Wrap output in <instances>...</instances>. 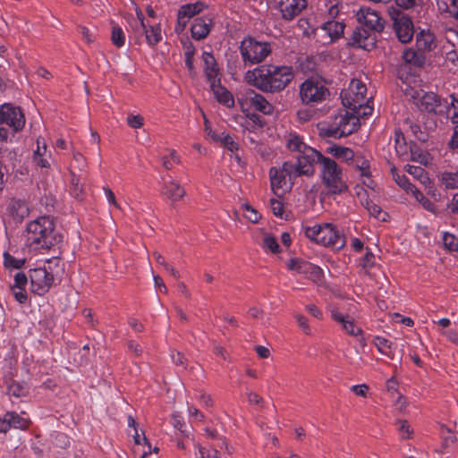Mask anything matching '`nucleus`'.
<instances>
[{
    "instance_id": "obj_6",
    "label": "nucleus",
    "mask_w": 458,
    "mask_h": 458,
    "mask_svg": "<svg viewBox=\"0 0 458 458\" xmlns=\"http://www.w3.org/2000/svg\"><path fill=\"white\" fill-rule=\"evenodd\" d=\"M239 52L245 66L255 65L261 64L271 55L272 46L269 42L246 37L240 43Z\"/></svg>"
},
{
    "instance_id": "obj_35",
    "label": "nucleus",
    "mask_w": 458,
    "mask_h": 458,
    "mask_svg": "<svg viewBox=\"0 0 458 458\" xmlns=\"http://www.w3.org/2000/svg\"><path fill=\"white\" fill-rule=\"evenodd\" d=\"M143 33L145 34L147 43L150 47L157 45L163 38L159 24L149 26L146 24Z\"/></svg>"
},
{
    "instance_id": "obj_55",
    "label": "nucleus",
    "mask_w": 458,
    "mask_h": 458,
    "mask_svg": "<svg viewBox=\"0 0 458 458\" xmlns=\"http://www.w3.org/2000/svg\"><path fill=\"white\" fill-rule=\"evenodd\" d=\"M416 201L419 202L424 209L427 211L434 213L436 211V206L435 204L427 197L424 196V194L421 192L420 194L417 193Z\"/></svg>"
},
{
    "instance_id": "obj_42",
    "label": "nucleus",
    "mask_w": 458,
    "mask_h": 458,
    "mask_svg": "<svg viewBox=\"0 0 458 458\" xmlns=\"http://www.w3.org/2000/svg\"><path fill=\"white\" fill-rule=\"evenodd\" d=\"M441 182L446 189H458V171L442 173Z\"/></svg>"
},
{
    "instance_id": "obj_56",
    "label": "nucleus",
    "mask_w": 458,
    "mask_h": 458,
    "mask_svg": "<svg viewBox=\"0 0 458 458\" xmlns=\"http://www.w3.org/2000/svg\"><path fill=\"white\" fill-rule=\"evenodd\" d=\"M369 100L363 101L361 106H359L356 110H352L353 112L352 114H354V115H356L358 118L360 116L370 115L372 114L373 107L371 106H369Z\"/></svg>"
},
{
    "instance_id": "obj_14",
    "label": "nucleus",
    "mask_w": 458,
    "mask_h": 458,
    "mask_svg": "<svg viewBox=\"0 0 458 458\" xmlns=\"http://www.w3.org/2000/svg\"><path fill=\"white\" fill-rule=\"evenodd\" d=\"M0 125H6L13 131H19L25 125L24 114L19 107L4 104L0 107Z\"/></svg>"
},
{
    "instance_id": "obj_20",
    "label": "nucleus",
    "mask_w": 458,
    "mask_h": 458,
    "mask_svg": "<svg viewBox=\"0 0 458 458\" xmlns=\"http://www.w3.org/2000/svg\"><path fill=\"white\" fill-rule=\"evenodd\" d=\"M203 7L204 4L200 2L182 5L177 13V24L175 26V31L177 33L182 32L190 20L196 14L199 13Z\"/></svg>"
},
{
    "instance_id": "obj_45",
    "label": "nucleus",
    "mask_w": 458,
    "mask_h": 458,
    "mask_svg": "<svg viewBox=\"0 0 458 458\" xmlns=\"http://www.w3.org/2000/svg\"><path fill=\"white\" fill-rule=\"evenodd\" d=\"M261 247L266 252L270 251L274 254H276L281 251L276 239L271 235H266L264 237Z\"/></svg>"
},
{
    "instance_id": "obj_40",
    "label": "nucleus",
    "mask_w": 458,
    "mask_h": 458,
    "mask_svg": "<svg viewBox=\"0 0 458 458\" xmlns=\"http://www.w3.org/2000/svg\"><path fill=\"white\" fill-rule=\"evenodd\" d=\"M130 29L134 33H143V30L145 29L146 23L144 21V15L142 12L137 8L136 9V17H131L128 21Z\"/></svg>"
},
{
    "instance_id": "obj_47",
    "label": "nucleus",
    "mask_w": 458,
    "mask_h": 458,
    "mask_svg": "<svg viewBox=\"0 0 458 458\" xmlns=\"http://www.w3.org/2000/svg\"><path fill=\"white\" fill-rule=\"evenodd\" d=\"M8 394L14 397L25 396L28 394V387L25 384L13 382L8 386Z\"/></svg>"
},
{
    "instance_id": "obj_51",
    "label": "nucleus",
    "mask_w": 458,
    "mask_h": 458,
    "mask_svg": "<svg viewBox=\"0 0 458 458\" xmlns=\"http://www.w3.org/2000/svg\"><path fill=\"white\" fill-rule=\"evenodd\" d=\"M442 239L446 249L451 251L458 250V238L455 235L449 233H444Z\"/></svg>"
},
{
    "instance_id": "obj_54",
    "label": "nucleus",
    "mask_w": 458,
    "mask_h": 458,
    "mask_svg": "<svg viewBox=\"0 0 458 458\" xmlns=\"http://www.w3.org/2000/svg\"><path fill=\"white\" fill-rule=\"evenodd\" d=\"M242 208L244 210V216L250 221L251 223H258L260 215L258 213L256 209H254L252 207H250L248 204H245L242 206Z\"/></svg>"
},
{
    "instance_id": "obj_15",
    "label": "nucleus",
    "mask_w": 458,
    "mask_h": 458,
    "mask_svg": "<svg viewBox=\"0 0 458 458\" xmlns=\"http://www.w3.org/2000/svg\"><path fill=\"white\" fill-rule=\"evenodd\" d=\"M31 291L38 295H44L54 284V276L46 267H37L30 271Z\"/></svg>"
},
{
    "instance_id": "obj_19",
    "label": "nucleus",
    "mask_w": 458,
    "mask_h": 458,
    "mask_svg": "<svg viewBox=\"0 0 458 458\" xmlns=\"http://www.w3.org/2000/svg\"><path fill=\"white\" fill-rule=\"evenodd\" d=\"M269 177L271 189L275 193L278 190L284 189L288 184H292V181L297 178L296 175L286 171L285 162H284L282 167H271Z\"/></svg>"
},
{
    "instance_id": "obj_10",
    "label": "nucleus",
    "mask_w": 458,
    "mask_h": 458,
    "mask_svg": "<svg viewBox=\"0 0 458 458\" xmlns=\"http://www.w3.org/2000/svg\"><path fill=\"white\" fill-rule=\"evenodd\" d=\"M366 92V85L360 80L353 79L348 88L341 92L342 103L350 110H356L365 101Z\"/></svg>"
},
{
    "instance_id": "obj_11",
    "label": "nucleus",
    "mask_w": 458,
    "mask_h": 458,
    "mask_svg": "<svg viewBox=\"0 0 458 458\" xmlns=\"http://www.w3.org/2000/svg\"><path fill=\"white\" fill-rule=\"evenodd\" d=\"M30 215V208L25 199H10L3 211V218L5 223L21 224Z\"/></svg>"
},
{
    "instance_id": "obj_44",
    "label": "nucleus",
    "mask_w": 458,
    "mask_h": 458,
    "mask_svg": "<svg viewBox=\"0 0 458 458\" xmlns=\"http://www.w3.org/2000/svg\"><path fill=\"white\" fill-rule=\"evenodd\" d=\"M111 40L113 45L116 47H122L124 46L125 34L120 26L114 25L112 27Z\"/></svg>"
},
{
    "instance_id": "obj_60",
    "label": "nucleus",
    "mask_w": 458,
    "mask_h": 458,
    "mask_svg": "<svg viewBox=\"0 0 458 458\" xmlns=\"http://www.w3.org/2000/svg\"><path fill=\"white\" fill-rule=\"evenodd\" d=\"M28 283L27 276L22 272H18L14 276V284L12 287L24 288Z\"/></svg>"
},
{
    "instance_id": "obj_33",
    "label": "nucleus",
    "mask_w": 458,
    "mask_h": 458,
    "mask_svg": "<svg viewBox=\"0 0 458 458\" xmlns=\"http://www.w3.org/2000/svg\"><path fill=\"white\" fill-rule=\"evenodd\" d=\"M344 28L345 24L343 21H326L324 22L323 31L327 34L330 42H333L343 37Z\"/></svg>"
},
{
    "instance_id": "obj_53",
    "label": "nucleus",
    "mask_w": 458,
    "mask_h": 458,
    "mask_svg": "<svg viewBox=\"0 0 458 458\" xmlns=\"http://www.w3.org/2000/svg\"><path fill=\"white\" fill-rule=\"evenodd\" d=\"M270 209L272 213L279 217V218H286L287 216H284V210L283 203L276 199H270L269 200Z\"/></svg>"
},
{
    "instance_id": "obj_31",
    "label": "nucleus",
    "mask_w": 458,
    "mask_h": 458,
    "mask_svg": "<svg viewBox=\"0 0 458 458\" xmlns=\"http://www.w3.org/2000/svg\"><path fill=\"white\" fill-rule=\"evenodd\" d=\"M350 164H353L356 169L359 171L360 176L363 179V184L372 189L374 182L370 177L369 160L363 159L361 157L355 155L354 160L352 162H350Z\"/></svg>"
},
{
    "instance_id": "obj_64",
    "label": "nucleus",
    "mask_w": 458,
    "mask_h": 458,
    "mask_svg": "<svg viewBox=\"0 0 458 458\" xmlns=\"http://www.w3.org/2000/svg\"><path fill=\"white\" fill-rule=\"evenodd\" d=\"M447 209L450 213L458 215V192L453 195L452 199L447 204Z\"/></svg>"
},
{
    "instance_id": "obj_16",
    "label": "nucleus",
    "mask_w": 458,
    "mask_h": 458,
    "mask_svg": "<svg viewBox=\"0 0 458 458\" xmlns=\"http://www.w3.org/2000/svg\"><path fill=\"white\" fill-rule=\"evenodd\" d=\"M443 113L454 124V131L447 145L451 149L458 148V99L454 94L450 95V102L445 101Z\"/></svg>"
},
{
    "instance_id": "obj_21",
    "label": "nucleus",
    "mask_w": 458,
    "mask_h": 458,
    "mask_svg": "<svg viewBox=\"0 0 458 458\" xmlns=\"http://www.w3.org/2000/svg\"><path fill=\"white\" fill-rule=\"evenodd\" d=\"M352 44L364 50H371L376 47L377 32L360 27L357 28L352 33Z\"/></svg>"
},
{
    "instance_id": "obj_18",
    "label": "nucleus",
    "mask_w": 458,
    "mask_h": 458,
    "mask_svg": "<svg viewBox=\"0 0 458 458\" xmlns=\"http://www.w3.org/2000/svg\"><path fill=\"white\" fill-rule=\"evenodd\" d=\"M30 420L15 411H7L0 416V433H6L11 428L25 430L29 428Z\"/></svg>"
},
{
    "instance_id": "obj_2",
    "label": "nucleus",
    "mask_w": 458,
    "mask_h": 458,
    "mask_svg": "<svg viewBox=\"0 0 458 458\" xmlns=\"http://www.w3.org/2000/svg\"><path fill=\"white\" fill-rule=\"evenodd\" d=\"M23 237L25 246L34 251L50 250L63 239L55 231L54 219L49 216H41L29 222Z\"/></svg>"
},
{
    "instance_id": "obj_43",
    "label": "nucleus",
    "mask_w": 458,
    "mask_h": 458,
    "mask_svg": "<svg viewBox=\"0 0 458 458\" xmlns=\"http://www.w3.org/2000/svg\"><path fill=\"white\" fill-rule=\"evenodd\" d=\"M25 264L24 259H16L8 252L4 253V266L8 269H20Z\"/></svg>"
},
{
    "instance_id": "obj_36",
    "label": "nucleus",
    "mask_w": 458,
    "mask_h": 458,
    "mask_svg": "<svg viewBox=\"0 0 458 458\" xmlns=\"http://www.w3.org/2000/svg\"><path fill=\"white\" fill-rule=\"evenodd\" d=\"M373 344L380 353L388 358H394L395 348L391 341L383 336H376L373 339Z\"/></svg>"
},
{
    "instance_id": "obj_17",
    "label": "nucleus",
    "mask_w": 458,
    "mask_h": 458,
    "mask_svg": "<svg viewBox=\"0 0 458 458\" xmlns=\"http://www.w3.org/2000/svg\"><path fill=\"white\" fill-rule=\"evenodd\" d=\"M357 21L361 27L377 33L384 30L385 24L379 14L369 7H360L356 13Z\"/></svg>"
},
{
    "instance_id": "obj_57",
    "label": "nucleus",
    "mask_w": 458,
    "mask_h": 458,
    "mask_svg": "<svg viewBox=\"0 0 458 458\" xmlns=\"http://www.w3.org/2000/svg\"><path fill=\"white\" fill-rule=\"evenodd\" d=\"M12 292L19 303H25L27 301L28 294L24 288L12 287Z\"/></svg>"
},
{
    "instance_id": "obj_3",
    "label": "nucleus",
    "mask_w": 458,
    "mask_h": 458,
    "mask_svg": "<svg viewBox=\"0 0 458 458\" xmlns=\"http://www.w3.org/2000/svg\"><path fill=\"white\" fill-rule=\"evenodd\" d=\"M360 125V118L345 109H340L322 123V130L327 136L341 138L354 132Z\"/></svg>"
},
{
    "instance_id": "obj_49",
    "label": "nucleus",
    "mask_w": 458,
    "mask_h": 458,
    "mask_svg": "<svg viewBox=\"0 0 458 458\" xmlns=\"http://www.w3.org/2000/svg\"><path fill=\"white\" fill-rule=\"evenodd\" d=\"M396 429L400 434L402 439H408L411 437L413 430L406 420H397Z\"/></svg>"
},
{
    "instance_id": "obj_1",
    "label": "nucleus",
    "mask_w": 458,
    "mask_h": 458,
    "mask_svg": "<svg viewBox=\"0 0 458 458\" xmlns=\"http://www.w3.org/2000/svg\"><path fill=\"white\" fill-rule=\"evenodd\" d=\"M248 83L267 93L280 92L293 80L291 66L263 64L245 73Z\"/></svg>"
},
{
    "instance_id": "obj_52",
    "label": "nucleus",
    "mask_w": 458,
    "mask_h": 458,
    "mask_svg": "<svg viewBox=\"0 0 458 458\" xmlns=\"http://www.w3.org/2000/svg\"><path fill=\"white\" fill-rule=\"evenodd\" d=\"M50 160H51V154H48L47 157L46 156L40 157V151L34 150L33 161L35 162V164L38 166L42 167V168H49L51 165Z\"/></svg>"
},
{
    "instance_id": "obj_28",
    "label": "nucleus",
    "mask_w": 458,
    "mask_h": 458,
    "mask_svg": "<svg viewBox=\"0 0 458 458\" xmlns=\"http://www.w3.org/2000/svg\"><path fill=\"white\" fill-rule=\"evenodd\" d=\"M209 85L215 98L220 104L229 108L234 106L233 95L225 87L221 86L220 79L217 81L210 82Z\"/></svg>"
},
{
    "instance_id": "obj_59",
    "label": "nucleus",
    "mask_w": 458,
    "mask_h": 458,
    "mask_svg": "<svg viewBox=\"0 0 458 458\" xmlns=\"http://www.w3.org/2000/svg\"><path fill=\"white\" fill-rule=\"evenodd\" d=\"M188 412L190 420L196 421H203L205 419L204 414L194 406H188Z\"/></svg>"
},
{
    "instance_id": "obj_46",
    "label": "nucleus",
    "mask_w": 458,
    "mask_h": 458,
    "mask_svg": "<svg viewBox=\"0 0 458 458\" xmlns=\"http://www.w3.org/2000/svg\"><path fill=\"white\" fill-rule=\"evenodd\" d=\"M365 208L371 216L377 218V220H386V213H385L378 205L373 203L372 201L367 200Z\"/></svg>"
},
{
    "instance_id": "obj_22",
    "label": "nucleus",
    "mask_w": 458,
    "mask_h": 458,
    "mask_svg": "<svg viewBox=\"0 0 458 458\" xmlns=\"http://www.w3.org/2000/svg\"><path fill=\"white\" fill-rule=\"evenodd\" d=\"M339 5L335 3H319L316 13V20L320 23L319 28L323 30L324 22L339 21Z\"/></svg>"
},
{
    "instance_id": "obj_24",
    "label": "nucleus",
    "mask_w": 458,
    "mask_h": 458,
    "mask_svg": "<svg viewBox=\"0 0 458 458\" xmlns=\"http://www.w3.org/2000/svg\"><path fill=\"white\" fill-rule=\"evenodd\" d=\"M284 143L286 149L293 154V157L311 148L304 141V138L295 131L285 133L284 136Z\"/></svg>"
},
{
    "instance_id": "obj_62",
    "label": "nucleus",
    "mask_w": 458,
    "mask_h": 458,
    "mask_svg": "<svg viewBox=\"0 0 458 458\" xmlns=\"http://www.w3.org/2000/svg\"><path fill=\"white\" fill-rule=\"evenodd\" d=\"M127 123L131 128H140L143 125V118L140 115L131 114L127 117Z\"/></svg>"
},
{
    "instance_id": "obj_12",
    "label": "nucleus",
    "mask_w": 458,
    "mask_h": 458,
    "mask_svg": "<svg viewBox=\"0 0 458 458\" xmlns=\"http://www.w3.org/2000/svg\"><path fill=\"white\" fill-rule=\"evenodd\" d=\"M287 268L296 274L302 275L317 284H321L324 279V272L318 266L301 259H291L287 263Z\"/></svg>"
},
{
    "instance_id": "obj_34",
    "label": "nucleus",
    "mask_w": 458,
    "mask_h": 458,
    "mask_svg": "<svg viewBox=\"0 0 458 458\" xmlns=\"http://www.w3.org/2000/svg\"><path fill=\"white\" fill-rule=\"evenodd\" d=\"M250 103L252 106L265 114H270L273 113L274 107L273 106L260 94L251 92V96L250 97Z\"/></svg>"
},
{
    "instance_id": "obj_13",
    "label": "nucleus",
    "mask_w": 458,
    "mask_h": 458,
    "mask_svg": "<svg viewBox=\"0 0 458 458\" xmlns=\"http://www.w3.org/2000/svg\"><path fill=\"white\" fill-rule=\"evenodd\" d=\"M328 311L332 319L341 324L342 328L350 335L357 337L362 346L367 344L362 329L354 324V319L349 315H344L337 307L330 306Z\"/></svg>"
},
{
    "instance_id": "obj_32",
    "label": "nucleus",
    "mask_w": 458,
    "mask_h": 458,
    "mask_svg": "<svg viewBox=\"0 0 458 458\" xmlns=\"http://www.w3.org/2000/svg\"><path fill=\"white\" fill-rule=\"evenodd\" d=\"M327 153L332 155L333 157L341 159L347 164L352 162L355 157V153L352 149L347 147L340 146V145H333L327 148Z\"/></svg>"
},
{
    "instance_id": "obj_7",
    "label": "nucleus",
    "mask_w": 458,
    "mask_h": 458,
    "mask_svg": "<svg viewBox=\"0 0 458 458\" xmlns=\"http://www.w3.org/2000/svg\"><path fill=\"white\" fill-rule=\"evenodd\" d=\"M324 156L313 148L307 149L301 154L294 157L296 161H285L286 171L290 174L301 176H313L315 174V165L320 164Z\"/></svg>"
},
{
    "instance_id": "obj_63",
    "label": "nucleus",
    "mask_w": 458,
    "mask_h": 458,
    "mask_svg": "<svg viewBox=\"0 0 458 458\" xmlns=\"http://www.w3.org/2000/svg\"><path fill=\"white\" fill-rule=\"evenodd\" d=\"M78 30L79 33L81 35L82 38L87 43H91L94 41V36L87 27L80 25L78 26Z\"/></svg>"
},
{
    "instance_id": "obj_38",
    "label": "nucleus",
    "mask_w": 458,
    "mask_h": 458,
    "mask_svg": "<svg viewBox=\"0 0 458 458\" xmlns=\"http://www.w3.org/2000/svg\"><path fill=\"white\" fill-rule=\"evenodd\" d=\"M152 451L157 453L158 448L154 447L152 449L151 445L145 436L142 437V443L134 445L132 448L135 458H146L148 454H151Z\"/></svg>"
},
{
    "instance_id": "obj_23",
    "label": "nucleus",
    "mask_w": 458,
    "mask_h": 458,
    "mask_svg": "<svg viewBox=\"0 0 458 458\" xmlns=\"http://www.w3.org/2000/svg\"><path fill=\"white\" fill-rule=\"evenodd\" d=\"M307 6V0H287L279 3V10L282 18L285 21H292L298 16Z\"/></svg>"
},
{
    "instance_id": "obj_27",
    "label": "nucleus",
    "mask_w": 458,
    "mask_h": 458,
    "mask_svg": "<svg viewBox=\"0 0 458 458\" xmlns=\"http://www.w3.org/2000/svg\"><path fill=\"white\" fill-rule=\"evenodd\" d=\"M212 19L209 17L197 18L191 25V36L197 40L205 38L210 31Z\"/></svg>"
},
{
    "instance_id": "obj_37",
    "label": "nucleus",
    "mask_w": 458,
    "mask_h": 458,
    "mask_svg": "<svg viewBox=\"0 0 458 458\" xmlns=\"http://www.w3.org/2000/svg\"><path fill=\"white\" fill-rule=\"evenodd\" d=\"M412 48H408L403 53V59L406 64L415 67H421L425 63V56Z\"/></svg>"
},
{
    "instance_id": "obj_8",
    "label": "nucleus",
    "mask_w": 458,
    "mask_h": 458,
    "mask_svg": "<svg viewBox=\"0 0 458 458\" xmlns=\"http://www.w3.org/2000/svg\"><path fill=\"white\" fill-rule=\"evenodd\" d=\"M299 96L303 105L314 106L327 99L329 90L321 82L308 79L300 85Z\"/></svg>"
},
{
    "instance_id": "obj_5",
    "label": "nucleus",
    "mask_w": 458,
    "mask_h": 458,
    "mask_svg": "<svg viewBox=\"0 0 458 458\" xmlns=\"http://www.w3.org/2000/svg\"><path fill=\"white\" fill-rule=\"evenodd\" d=\"M319 166L321 182L327 193L339 195L347 190L342 168L335 160L324 156Z\"/></svg>"
},
{
    "instance_id": "obj_61",
    "label": "nucleus",
    "mask_w": 458,
    "mask_h": 458,
    "mask_svg": "<svg viewBox=\"0 0 458 458\" xmlns=\"http://www.w3.org/2000/svg\"><path fill=\"white\" fill-rule=\"evenodd\" d=\"M16 131H13V130L8 128H5L4 125H0V140L2 141H8L11 140L13 137H14V133Z\"/></svg>"
},
{
    "instance_id": "obj_30",
    "label": "nucleus",
    "mask_w": 458,
    "mask_h": 458,
    "mask_svg": "<svg viewBox=\"0 0 458 458\" xmlns=\"http://www.w3.org/2000/svg\"><path fill=\"white\" fill-rule=\"evenodd\" d=\"M202 58L205 64L204 71L208 81L209 83L212 81H217L220 77L217 64L214 55L208 52H204Z\"/></svg>"
},
{
    "instance_id": "obj_48",
    "label": "nucleus",
    "mask_w": 458,
    "mask_h": 458,
    "mask_svg": "<svg viewBox=\"0 0 458 458\" xmlns=\"http://www.w3.org/2000/svg\"><path fill=\"white\" fill-rule=\"evenodd\" d=\"M218 142H220L224 147H225L231 152H234L238 150L239 145L234 141L233 137L226 133L225 131H222L220 135V139H218Z\"/></svg>"
},
{
    "instance_id": "obj_25",
    "label": "nucleus",
    "mask_w": 458,
    "mask_h": 458,
    "mask_svg": "<svg viewBox=\"0 0 458 458\" xmlns=\"http://www.w3.org/2000/svg\"><path fill=\"white\" fill-rule=\"evenodd\" d=\"M169 180L162 177L163 186L161 194L165 195L172 202L181 200L185 195V190L177 182L168 176Z\"/></svg>"
},
{
    "instance_id": "obj_58",
    "label": "nucleus",
    "mask_w": 458,
    "mask_h": 458,
    "mask_svg": "<svg viewBox=\"0 0 458 458\" xmlns=\"http://www.w3.org/2000/svg\"><path fill=\"white\" fill-rule=\"evenodd\" d=\"M374 259V254L369 250H368L364 257L361 259L360 264L363 268H369L373 266Z\"/></svg>"
},
{
    "instance_id": "obj_4",
    "label": "nucleus",
    "mask_w": 458,
    "mask_h": 458,
    "mask_svg": "<svg viewBox=\"0 0 458 458\" xmlns=\"http://www.w3.org/2000/svg\"><path fill=\"white\" fill-rule=\"evenodd\" d=\"M305 235L325 247H331L336 250L343 249L345 244V239L335 225L330 223L315 225L305 229Z\"/></svg>"
},
{
    "instance_id": "obj_39",
    "label": "nucleus",
    "mask_w": 458,
    "mask_h": 458,
    "mask_svg": "<svg viewBox=\"0 0 458 458\" xmlns=\"http://www.w3.org/2000/svg\"><path fill=\"white\" fill-rule=\"evenodd\" d=\"M390 174L396 184L405 192L412 189V183L410 182L409 179L404 174H401L394 165L390 166Z\"/></svg>"
},
{
    "instance_id": "obj_26",
    "label": "nucleus",
    "mask_w": 458,
    "mask_h": 458,
    "mask_svg": "<svg viewBox=\"0 0 458 458\" xmlns=\"http://www.w3.org/2000/svg\"><path fill=\"white\" fill-rule=\"evenodd\" d=\"M420 108L428 113L442 114V99L434 92H426L420 98Z\"/></svg>"
},
{
    "instance_id": "obj_29",
    "label": "nucleus",
    "mask_w": 458,
    "mask_h": 458,
    "mask_svg": "<svg viewBox=\"0 0 458 458\" xmlns=\"http://www.w3.org/2000/svg\"><path fill=\"white\" fill-rule=\"evenodd\" d=\"M416 46L419 51H432L437 47L436 38L434 34L429 30H420L416 36Z\"/></svg>"
},
{
    "instance_id": "obj_9",
    "label": "nucleus",
    "mask_w": 458,
    "mask_h": 458,
    "mask_svg": "<svg viewBox=\"0 0 458 458\" xmlns=\"http://www.w3.org/2000/svg\"><path fill=\"white\" fill-rule=\"evenodd\" d=\"M389 16L398 40L402 43L410 42L414 35V25L411 18L403 11L394 7L389 9Z\"/></svg>"
},
{
    "instance_id": "obj_41",
    "label": "nucleus",
    "mask_w": 458,
    "mask_h": 458,
    "mask_svg": "<svg viewBox=\"0 0 458 458\" xmlns=\"http://www.w3.org/2000/svg\"><path fill=\"white\" fill-rule=\"evenodd\" d=\"M405 171L420 182L426 184L429 178L425 169L419 165H406Z\"/></svg>"
},
{
    "instance_id": "obj_50",
    "label": "nucleus",
    "mask_w": 458,
    "mask_h": 458,
    "mask_svg": "<svg viewBox=\"0 0 458 458\" xmlns=\"http://www.w3.org/2000/svg\"><path fill=\"white\" fill-rule=\"evenodd\" d=\"M409 129L411 133L420 141L425 142L428 140V133L421 130L420 124L409 122Z\"/></svg>"
}]
</instances>
